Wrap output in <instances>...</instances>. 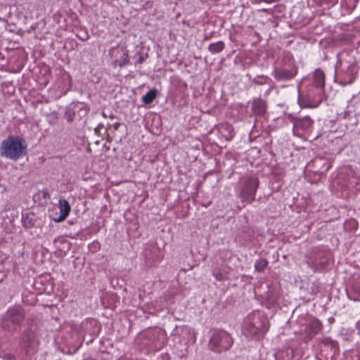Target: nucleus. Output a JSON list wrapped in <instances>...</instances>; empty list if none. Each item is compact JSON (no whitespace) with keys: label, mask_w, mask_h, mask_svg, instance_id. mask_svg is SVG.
<instances>
[{"label":"nucleus","mask_w":360,"mask_h":360,"mask_svg":"<svg viewBox=\"0 0 360 360\" xmlns=\"http://www.w3.org/2000/svg\"><path fill=\"white\" fill-rule=\"evenodd\" d=\"M26 153L27 143L19 136H9L1 143L0 153L8 159L17 160Z\"/></svg>","instance_id":"obj_1"},{"label":"nucleus","mask_w":360,"mask_h":360,"mask_svg":"<svg viewBox=\"0 0 360 360\" xmlns=\"http://www.w3.org/2000/svg\"><path fill=\"white\" fill-rule=\"evenodd\" d=\"M258 186L257 179H251L247 182L246 186L241 191L242 200L247 203H251L255 200V192Z\"/></svg>","instance_id":"obj_4"},{"label":"nucleus","mask_w":360,"mask_h":360,"mask_svg":"<svg viewBox=\"0 0 360 360\" xmlns=\"http://www.w3.org/2000/svg\"><path fill=\"white\" fill-rule=\"evenodd\" d=\"M314 81L317 86L323 87L324 86V75L320 70H316L314 72Z\"/></svg>","instance_id":"obj_8"},{"label":"nucleus","mask_w":360,"mask_h":360,"mask_svg":"<svg viewBox=\"0 0 360 360\" xmlns=\"http://www.w3.org/2000/svg\"><path fill=\"white\" fill-rule=\"evenodd\" d=\"M316 324L317 327L319 328L320 324L319 323H316Z\"/></svg>","instance_id":"obj_12"},{"label":"nucleus","mask_w":360,"mask_h":360,"mask_svg":"<svg viewBox=\"0 0 360 360\" xmlns=\"http://www.w3.org/2000/svg\"><path fill=\"white\" fill-rule=\"evenodd\" d=\"M156 90L152 89L142 97V101L145 104H149L153 102V101L156 98Z\"/></svg>","instance_id":"obj_7"},{"label":"nucleus","mask_w":360,"mask_h":360,"mask_svg":"<svg viewBox=\"0 0 360 360\" xmlns=\"http://www.w3.org/2000/svg\"><path fill=\"white\" fill-rule=\"evenodd\" d=\"M267 264V260L262 259L256 262L255 268L257 271H261L266 267Z\"/></svg>","instance_id":"obj_10"},{"label":"nucleus","mask_w":360,"mask_h":360,"mask_svg":"<svg viewBox=\"0 0 360 360\" xmlns=\"http://www.w3.org/2000/svg\"><path fill=\"white\" fill-rule=\"evenodd\" d=\"M233 343L231 337L225 331L214 333L210 340V346L213 351L221 352L229 349Z\"/></svg>","instance_id":"obj_2"},{"label":"nucleus","mask_w":360,"mask_h":360,"mask_svg":"<svg viewBox=\"0 0 360 360\" xmlns=\"http://www.w3.org/2000/svg\"><path fill=\"white\" fill-rule=\"evenodd\" d=\"M299 103L301 107L316 108L319 105V103L315 105H306L303 103V101L301 99L299 100Z\"/></svg>","instance_id":"obj_11"},{"label":"nucleus","mask_w":360,"mask_h":360,"mask_svg":"<svg viewBox=\"0 0 360 360\" xmlns=\"http://www.w3.org/2000/svg\"><path fill=\"white\" fill-rule=\"evenodd\" d=\"M70 205L69 202L63 199L59 200V210H60V216L58 219H56V221L60 222L63 220L68 216L70 211Z\"/></svg>","instance_id":"obj_5"},{"label":"nucleus","mask_w":360,"mask_h":360,"mask_svg":"<svg viewBox=\"0 0 360 360\" xmlns=\"http://www.w3.org/2000/svg\"><path fill=\"white\" fill-rule=\"evenodd\" d=\"M252 110L257 114H262L266 108L265 103L262 100H255L252 104Z\"/></svg>","instance_id":"obj_6"},{"label":"nucleus","mask_w":360,"mask_h":360,"mask_svg":"<svg viewBox=\"0 0 360 360\" xmlns=\"http://www.w3.org/2000/svg\"><path fill=\"white\" fill-rule=\"evenodd\" d=\"M224 46L222 41L212 44L209 46V50L212 53H218L223 50Z\"/></svg>","instance_id":"obj_9"},{"label":"nucleus","mask_w":360,"mask_h":360,"mask_svg":"<svg viewBox=\"0 0 360 360\" xmlns=\"http://www.w3.org/2000/svg\"><path fill=\"white\" fill-rule=\"evenodd\" d=\"M24 317V313L20 308H13L10 309L6 314V319L4 321V326L8 330L15 329Z\"/></svg>","instance_id":"obj_3"}]
</instances>
